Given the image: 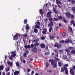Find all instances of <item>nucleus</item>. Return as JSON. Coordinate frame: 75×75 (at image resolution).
Masks as SVG:
<instances>
[{
	"label": "nucleus",
	"mask_w": 75,
	"mask_h": 75,
	"mask_svg": "<svg viewBox=\"0 0 75 75\" xmlns=\"http://www.w3.org/2000/svg\"><path fill=\"white\" fill-rule=\"evenodd\" d=\"M16 53H17V52L16 51H13L12 52H11V53L12 54L11 56L10 57H9V59H10V60H13V58H14L16 56Z\"/></svg>",
	"instance_id": "1"
},
{
	"label": "nucleus",
	"mask_w": 75,
	"mask_h": 75,
	"mask_svg": "<svg viewBox=\"0 0 75 75\" xmlns=\"http://www.w3.org/2000/svg\"><path fill=\"white\" fill-rule=\"evenodd\" d=\"M49 61L51 62L52 65H53L54 68L57 67V61L55 60L50 59L49 60Z\"/></svg>",
	"instance_id": "2"
},
{
	"label": "nucleus",
	"mask_w": 75,
	"mask_h": 75,
	"mask_svg": "<svg viewBox=\"0 0 75 75\" xmlns=\"http://www.w3.org/2000/svg\"><path fill=\"white\" fill-rule=\"evenodd\" d=\"M20 35L19 34L16 33V35H15V36L13 37V38H14L13 40H15L16 39L17 40V39L20 38Z\"/></svg>",
	"instance_id": "3"
},
{
	"label": "nucleus",
	"mask_w": 75,
	"mask_h": 75,
	"mask_svg": "<svg viewBox=\"0 0 75 75\" xmlns=\"http://www.w3.org/2000/svg\"><path fill=\"white\" fill-rule=\"evenodd\" d=\"M51 12H49L47 13V17H51Z\"/></svg>",
	"instance_id": "4"
},
{
	"label": "nucleus",
	"mask_w": 75,
	"mask_h": 75,
	"mask_svg": "<svg viewBox=\"0 0 75 75\" xmlns=\"http://www.w3.org/2000/svg\"><path fill=\"white\" fill-rule=\"evenodd\" d=\"M43 31L42 32V33L43 34H46L47 30L46 29H43Z\"/></svg>",
	"instance_id": "5"
},
{
	"label": "nucleus",
	"mask_w": 75,
	"mask_h": 75,
	"mask_svg": "<svg viewBox=\"0 0 75 75\" xmlns=\"http://www.w3.org/2000/svg\"><path fill=\"white\" fill-rule=\"evenodd\" d=\"M24 48L25 49H27V48H31V46H30V45H25L24 46Z\"/></svg>",
	"instance_id": "6"
},
{
	"label": "nucleus",
	"mask_w": 75,
	"mask_h": 75,
	"mask_svg": "<svg viewBox=\"0 0 75 75\" xmlns=\"http://www.w3.org/2000/svg\"><path fill=\"white\" fill-rule=\"evenodd\" d=\"M7 63L8 64L10 65L11 67H12L13 66V63L12 62H10L9 61H8L7 62Z\"/></svg>",
	"instance_id": "7"
},
{
	"label": "nucleus",
	"mask_w": 75,
	"mask_h": 75,
	"mask_svg": "<svg viewBox=\"0 0 75 75\" xmlns=\"http://www.w3.org/2000/svg\"><path fill=\"white\" fill-rule=\"evenodd\" d=\"M66 16L67 17H68L69 18L70 17V16H71V14L69 13H66Z\"/></svg>",
	"instance_id": "8"
},
{
	"label": "nucleus",
	"mask_w": 75,
	"mask_h": 75,
	"mask_svg": "<svg viewBox=\"0 0 75 75\" xmlns=\"http://www.w3.org/2000/svg\"><path fill=\"white\" fill-rule=\"evenodd\" d=\"M53 22H50V23H49V24H48V26L49 27H51L53 25Z\"/></svg>",
	"instance_id": "9"
},
{
	"label": "nucleus",
	"mask_w": 75,
	"mask_h": 75,
	"mask_svg": "<svg viewBox=\"0 0 75 75\" xmlns=\"http://www.w3.org/2000/svg\"><path fill=\"white\" fill-rule=\"evenodd\" d=\"M70 74H71L72 75H74V70L72 69H71L70 71Z\"/></svg>",
	"instance_id": "10"
},
{
	"label": "nucleus",
	"mask_w": 75,
	"mask_h": 75,
	"mask_svg": "<svg viewBox=\"0 0 75 75\" xmlns=\"http://www.w3.org/2000/svg\"><path fill=\"white\" fill-rule=\"evenodd\" d=\"M40 47L42 48H44L45 47V45L44 44H41L40 45Z\"/></svg>",
	"instance_id": "11"
},
{
	"label": "nucleus",
	"mask_w": 75,
	"mask_h": 75,
	"mask_svg": "<svg viewBox=\"0 0 75 75\" xmlns=\"http://www.w3.org/2000/svg\"><path fill=\"white\" fill-rule=\"evenodd\" d=\"M20 73V72H19V71H16L14 72V75H18V74Z\"/></svg>",
	"instance_id": "12"
},
{
	"label": "nucleus",
	"mask_w": 75,
	"mask_h": 75,
	"mask_svg": "<svg viewBox=\"0 0 75 75\" xmlns=\"http://www.w3.org/2000/svg\"><path fill=\"white\" fill-rule=\"evenodd\" d=\"M35 28H40V27L39 25L36 24V23H35Z\"/></svg>",
	"instance_id": "13"
},
{
	"label": "nucleus",
	"mask_w": 75,
	"mask_h": 75,
	"mask_svg": "<svg viewBox=\"0 0 75 75\" xmlns=\"http://www.w3.org/2000/svg\"><path fill=\"white\" fill-rule=\"evenodd\" d=\"M72 11L74 13H75V7H73L72 8Z\"/></svg>",
	"instance_id": "14"
},
{
	"label": "nucleus",
	"mask_w": 75,
	"mask_h": 75,
	"mask_svg": "<svg viewBox=\"0 0 75 75\" xmlns=\"http://www.w3.org/2000/svg\"><path fill=\"white\" fill-rule=\"evenodd\" d=\"M56 3L57 4H61V2L60 1H56Z\"/></svg>",
	"instance_id": "15"
},
{
	"label": "nucleus",
	"mask_w": 75,
	"mask_h": 75,
	"mask_svg": "<svg viewBox=\"0 0 75 75\" xmlns=\"http://www.w3.org/2000/svg\"><path fill=\"white\" fill-rule=\"evenodd\" d=\"M37 49L36 48H34L33 49V51L34 52H37Z\"/></svg>",
	"instance_id": "16"
},
{
	"label": "nucleus",
	"mask_w": 75,
	"mask_h": 75,
	"mask_svg": "<svg viewBox=\"0 0 75 75\" xmlns=\"http://www.w3.org/2000/svg\"><path fill=\"white\" fill-rule=\"evenodd\" d=\"M34 32L35 33H38V30L36 28L34 29Z\"/></svg>",
	"instance_id": "17"
},
{
	"label": "nucleus",
	"mask_w": 75,
	"mask_h": 75,
	"mask_svg": "<svg viewBox=\"0 0 75 75\" xmlns=\"http://www.w3.org/2000/svg\"><path fill=\"white\" fill-rule=\"evenodd\" d=\"M71 54H75V50H72L71 51Z\"/></svg>",
	"instance_id": "18"
},
{
	"label": "nucleus",
	"mask_w": 75,
	"mask_h": 75,
	"mask_svg": "<svg viewBox=\"0 0 75 75\" xmlns=\"http://www.w3.org/2000/svg\"><path fill=\"white\" fill-rule=\"evenodd\" d=\"M16 66H17V67H20V64H19V63H18V62H17L16 63Z\"/></svg>",
	"instance_id": "19"
},
{
	"label": "nucleus",
	"mask_w": 75,
	"mask_h": 75,
	"mask_svg": "<svg viewBox=\"0 0 75 75\" xmlns=\"http://www.w3.org/2000/svg\"><path fill=\"white\" fill-rule=\"evenodd\" d=\"M62 47V45H59L57 46V48L58 49H60Z\"/></svg>",
	"instance_id": "20"
},
{
	"label": "nucleus",
	"mask_w": 75,
	"mask_h": 75,
	"mask_svg": "<svg viewBox=\"0 0 75 75\" xmlns=\"http://www.w3.org/2000/svg\"><path fill=\"white\" fill-rule=\"evenodd\" d=\"M63 58L64 59H68L67 58V56H63Z\"/></svg>",
	"instance_id": "21"
},
{
	"label": "nucleus",
	"mask_w": 75,
	"mask_h": 75,
	"mask_svg": "<svg viewBox=\"0 0 75 75\" xmlns=\"http://www.w3.org/2000/svg\"><path fill=\"white\" fill-rule=\"evenodd\" d=\"M46 68H48V67H49V64H48V63L46 62Z\"/></svg>",
	"instance_id": "22"
},
{
	"label": "nucleus",
	"mask_w": 75,
	"mask_h": 75,
	"mask_svg": "<svg viewBox=\"0 0 75 75\" xmlns=\"http://www.w3.org/2000/svg\"><path fill=\"white\" fill-rule=\"evenodd\" d=\"M3 68H4L3 66H0V71H1V70H3Z\"/></svg>",
	"instance_id": "23"
},
{
	"label": "nucleus",
	"mask_w": 75,
	"mask_h": 75,
	"mask_svg": "<svg viewBox=\"0 0 75 75\" xmlns=\"http://www.w3.org/2000/svg\"><path fill=\"white\" fill-rule=\"evenodd\" d=\"M61 71L62 72H64V68L62 67L61 69Z\"/></svg>",
	"instance_id": "24"
},
{
	"label": "nucleus",
	"mask_w": 75,
	"mask_h": 75,
	"mask_svg": "<svg viewBox=\"0 0 75 75\" xmlns=\"http://www.w3.org/2000/svg\"><path fill=\"white\" fill-rule=\"evenodd\" d=\"M65 42L66 44H68V43L69 42V40H66Z\"/></svg>",
	"instance_id": "25"
},
{
	"label": "nucleus",
	"mask_w": 75,
	"mask_h": 75,
	"mask_svg": "<svg viewBox=\"0 0 75 75\" xmlns=\"http://www.w3.org/2000/svg\"><path fill=\"white\" fill-rule=\"evenodd\" d=\"M58 43H56L54 45V46L56 47H58Z\"/></svg>",
	"instance_id": "26"
},
{
	"label": "nucleus",
	"mask_w": 75,
	"mask_h": 75,
	"mask_svg": "<svg viewBox=\"0 0 75 75\" xmlns=\"http://www.w3.org/2000/svg\"><path fill=\"white\" fill-rule=\"evenodd\" d=\"M26 30H28V29H29V26H28V25H26Z\"/></svg>",
	"instance_id": "27"
},
{
	"label": "nucleus",
	"mask_w": 75,
	"mask_h": 75,
	"mask_svg": "<svg viewBox=\"0 0 75 75\" xmlns=\"http://www.w3.org/2000/svg\"><path fill=\"white\" fill-rule=\"evenodd\" d=\"M52 27H51L49 29V32H50V33H51V30H52Z\"/></svg>",
	"instance_id": "28"
},
{
	"label": "nucleus",
	"mask_w": 75,
	"mask_h": 75,
	"mask_svg": "<svg viewBox=\"0 0 75 75\" xmlns=\"http://www.w3.org/2000/svg\"><path fill=\"white\" fill-rule=\"evenodd\" d=\"M47 72L48 74H51V73L52 72V71H51V70H47Z\"/></svg>",
	"instance_id": "29"
},
{
	"label": "nucleus",
	"mask_w": 75,
	"mask_h": 75,
	"mask_svg": "<svg viewBox=\"0 0 75 75\" xmlns=\"http://www.w3.org/2000/svg\"><path fill=\"white\" fill-rule=\"evenodd\" d=\"M75 23V21L74 20H71L70 22L71 24H74Z\"/></svg>",
	"instance_id": "30"
},
{
	"label": "nucleus",
	"mask_w": 75,
	"mask_h": 75,
	"mask_svg": "<svg viewBox=\"0 0 75 75\" xmlns=\"http://www.w3.org/2000/svg\"><path fill=\"white\" fill-rule=\"evenodd\" d=\"M69 50H73L74 47H69L68 48Z\"/></svg>",
	"instance_id": "31"
},
{
	"label": "nucleus",
	"mask_w": 75,
	"mask_h": 75,
	"mask_svg": "<svg viewBox=\"0 0 75 75\" xmlns=\"http://www.w3.org/2000/svg\"><path fill=\"white\" fill-rule=\"evenodd\" d=\"M71 19H74V16L73 15H71Z\"/></svg>",
	"instance_id": "32"
},
{
	"label": "nucleus",
	"mask_w": 75,
	"mask_h": 75,
	"mask_svg": "<svg viewBox=\"0 0 75 75\" xmlns=\"http://www.w3.org/2000/svg\"><path fill=\"white\" fill-rule=\"evenodd\" d=\"M39 45V43H36L35 44V46H38Z\"/></svg>",
	"instance_id": "33"
},
{
	"label": "nucleus",
	"mask_w": 75,
	"mask_h": 75,
	"mask_svg": "<svg viewBox=\"0 0 75 75\" xmlns=\"http://www.w3.org/2000/svg\"><path fill=\"white\" fill-rule=\"evenodd\" d=\"M27 20L25 19L24 21V24H27Z\"/></svg>",
	"instance_id": "34"
},
{
	"label": "nucleus",
	"mask_w": 75,
	"mask_h": 75,
	"mask_svg": "<svg viewBox=\"0 0 75 75\" xmlns=\"http://www.w3.org/2000/svg\"><path fill=\"white\" fill-rule=\"evenodd\" d=\"M53 20H54V21H58V18H53Z\"/></svg>",
	"instance_id": "35"
},
{
	"label": "nucleus",
	"mask_w": 75,
	"mask_h": 75,
	"mask_svg": "<svg viewBox=\"0 0 75 75\" xmlns=\"http://www.w3.org/2000/svg\"><path fill=\"white\" fill-rule=\"evenodd\" d=\"M36 24L38 25H40V23L39 22H37L36 23Z\"/></svg>",
	"instance_id": "36"
},
{
	"label": "nucleus",
	"mask_w": 75,
	"mask_h": 75,
	"mask_svg": "<svg viewBox=\"0 0 75 75\" xmlns=\"http://www.w3.org/2000/svg\"><path fill=\"white\" fill-rule=\"evenodd\" d=\"M50 38L51 40H52V39H53L54 38V36H50Z\"/></svg>",
	"instance_id": "37"
},
{
	"label": "nucleus",
	"mask_w": 75,
	"mask_h": 75,
	"mask_svg": "<svg viewBox=\"0 0 75 75\" xmlns=\"http://www.w3.org/2000/svg\"><path fill=\"white\" fill-rule=\"evenodd\" d=\"M62 35L63 37H64V36L66 35V33H62Z\"/></svg>",
	"instance_id": "38"
},
{
	"label": "nucleus",
	"mask_w": 75,
	"mask_h": 75,
	"mask_svg": "<svg viewBox=\"0 0 75 75\" xmlns=\"http://www.w3.org/2000/svg\"><path fill=\"white\" fill-rule=\"evenodd\" d=\"M58 64L59 66V67H61L62 66V64L60 62H58Z\"/></svg>",
	"instance_id": "39"
},
{
	"label": "nucleus",
	"mask_w": 75,
	"mask_h": 75,
	"mask_svg": "<svg viewBox=\"0 0 75 75\" xmlns=\"http://www.w3.org/2000/svg\"><path fill=\"white\" fill-rule=\"evenodd\" d=\"M71 3L72 4H75V1H74V0H72Z\"/></svg>",
	"instance_id": "40"
},
{
	"label": "nucleus",
	"mask_w": 75,
	"mask_h": 75,
	"mask_svg": "<svg viewBox=\"0 0 75 75\" xmlns=\"http://www.w3.org/2000/svg\"><path fill=\"white\" fill-rule=\"evenodd\" d=\"M65 42V41L64 40H62L60 41V43H64Z\"/></svg>",
	"instance_id": "41"
},
{
	"label": "nucleus",
	"mask_w": 75,
	"mask_h": 75,
	"mask_svg": "<svg viewBox=\"0 0 75 75\" xmlns=\"http://www.w3.org/2000/svg\"><path fill=\"white\" fill-rule=\"evenodd\" d=\"M53 11H54V13H57V11H56L55 8H53Z\"/></svg>",
	"instance_id": "42"
},
{
	"label": "nucleus",
	"mask_w": 75,
	"mask_h": 75,
	"mask_svg": "<svg viewBox=\"0 0 75 75\" xmlns=\"http://www.w3.org/2000/svg\"><path fill=\"white\" fill-rule=\"evenodd\" d=\"M65 51H66V52H69V51H69V50L68 49H65Z\"/></svg>",
	"instance_id": "43"
},
{
	"label": "nucleus",
	"mask_w": 75,
	"mask_h": 75,
	"mask_svg": "<svg viewBox=\"0 0 75 75\" xmlns=\"http://www.w3.org/2000/svg\"><path fill=\"white\" fill-rule=\"evenodd\" d=\"M69 30H70V31H72V28L70 27H69Z\"/></svg>",
	"instance_id": "44"
},
{
	"label": "nucleus",
	"mask_w": 75,
	"mask_h": 75,
	"mask_svg": "<svg viewBox=\"0 0 75 75\" xmlns=\"http://www.w3.org/2000/svg\"><path fill=\"white\" fill-rule=\"evenodd\" d=\"M62 18V16H59L58 17L59 19H61Z\"/></svg>",
	"instance_id": "45"
},
{
	"label": "nucleus",
	"mask_w": 75,
	"mask_h": 75,
	"mask_svg": "<svg viewBox=\"0 0 75 75\" xmlns=\"http://www.w3.org/2000/svg\"><path fill=\"white\" fill-rule=\"evenodd\" d=\"M38 40H33V42H38Z\"/></svg>",
	"instance_id": "46"
},
{
	"label": "nucleus",
	"mask_w": 75,
	"mask_h": 75,
	"mask_svg": "<svg viewBox=\"0 0 75 75\" xmlns=\"http://www.w3.org/2000/svg\"><path fill=\"white\" fill-rule=\"evenodd\" d=\"M23 55L25 57H27V55L26 54V53H24L23 54Z\"/></svg>",
	"instance_id": "47"
},
{
	"label": "nucleus",
	"mask_w": 75,
	"mask_h": 75,
	"mask_svg": "<svg viewBox=\"0 0 75 75\" xmlns=\"http://www.w3.org/2000/svg\"><path fill=\"white\" fill-rule=\"evenodd\" d=\"M64 67H68V64H65L64 65Z\"/></svg>",
	"instance_id": "48"
},
{
	"label": "nucleus",
	"mask_w": 75,
	"mask_h": 75,
	"mask_svg": "<svg viewBox=\"0 0 75 75\" xmlns=\"http://www.w3.org/2000/svg\"><path fill=\"white\" fill-rule=\"evenodd\" d=\"M27 36V34H25L23 35V37H26Z\"/></svg>",
	"instance_id": "49"
},
{
	"label": "nucleus",
	"mask_w": 75,
	"mask_h": 75,
	"mask_svg": "<svg viewBox=\"0 0 75 75\" xmlns=\"http://www.w3.org/2000/svg\"><path fill=\"white\" fill-rule=\"evenodd\" d=\"M45 37H43L41 38V40H44V39H45Z\"/></svg>",
	"instance_id": "50"
},
{
	"label": "nucleus",
	"mask_w": 75,
	"mask_h": 75,
	"mask_svg": "<svg viewBox=\"0 0 75 75\" xmlns=\"http://www.w3.org/2000/svg\"><path fill=\"white\" fill-rule=\"evenodd\" d=\"M40 12L41 14H42V9H40Z\"/></svg>",
	"instance_id": "51"
},
{
	"label": "nucleus",
	"mask_w": 75,
	"mask_h": 75,
	"mask_svg": "<svg viewBox=\"0 0 75 75\" xmlns=\"http://www.w3.org/2000/svg\"><path fill=\"white\" fill-rule=\"evenodd\" d=\"M49 20L50 21H52V17H50V18H49Z\"/></svg>",
	"instance_id": "52"
},
{
	"label": "nucleus",
	"mask_w": 75,
	"mask_h": 75,
	"mask_svg": "<svg viewBox=\"0 0 75 75\" xmlns=\"http://www.w3.org/2000/svg\"><path fill=\"white\" fill-rule=\"evenodd\" d=\"M25 52L27 54H28V53H29V52H28V50H25Z\"/></svg>",
	"instance_id": "53"
},
{
	"label": "nucleus",
	"mask_w": 75,
	"mask_h": 75,
	"mask_svg": "<svg viewBox=\"0 0 75 75\" xmlns=\"http://www.w3.org/2000/svg\"><path fill=\"white\" fill-rule=\"evenodd\" d=\"M55 59H56V60H57V61H59V59L57 58L56 57H55Z\"/></svg>",
	"instance_id": "54"
},
{
	"label": "nucleus",
	"mask_w": 75,
	"mask_h": 75,
	"mask_svg": "<svg viewBox=\"0 0 75 75\" xmlns=\"http://www.w3.org/2000/svg\"><path fill=\"white\" fill-rule=\"evenodd\" d=\"M10 70V69L9 68H7L6 69V71L7 72H8Z\"/></svg>",
	"instance_id": "55"
},
{
	"label": "nucleus",
	"mask_w": 75,
	"mask_h": 75,
	"mask_svg": "<svg viewBox=\"0 0 75 75\" xmlns=\"http://www.w3.org/2000/svg\"><path fill=\"white\" fill-rule=\"evenodd\" d=\"M69 43H72V42H72V41L71 40H69Z\"/></svg>",
	"instance_id": "56"
},
{
	"label": "nucleus",
	"mask_w": 75,
	"mask_h": 75,
	"mask_svg": "<svg viewBox=\"0 0 75 75\" xmlns=\"http://www.w3.org/2000/svg\"><path fill=\"white\" fill-rule=\"evenodd\" d=\"M44 20L45 21H48V20L47 18H45V19H44Z\"/></svg>",
	"instance_id": "57"
},
{
	"label": "nucleus",
	"mask_w": 75,
	"mask_h": 75,
	"mask_svg": "<svg viewBox=\"0 0 75 75\" xmlns=\"http://www.w3.org/2000/svg\"><path fill=\"white\" fill-rule=\"evenodd\" d=\"M31 46L32 48H33V47H34V45H33V44H31Z\"/></svg>",
	"instance_id": "58"
},
{
	"label": "nucleus",
	"mask_w": 75,
	"mask_h": 75,
	"mask_svg": "<svg viewBox=\"0 0 75 75\" xmlns=\"http://www.w3.org/2000/svg\"><path fill=\"white\" fill-rule=\"evenodd\" d=\"M34 71H32V73H31V74H32V75H33V74H34Z\"/></svg>",
	"instance_id": "59"
},
{
	"label": "nucleus",
	"mask_w": 75,
	"mask_h": 75,
	"mask_svg": "<svg viewBox=\"0 0 75 75\" xmlns=\"http://www.w3.org/2000/svg\"><path fill=\"white\" fill-rule=\"evenodd\" d=\"M63 51L62 50H59V52H62Z\"/></svg>",
	"instance_id": "60"
},
{
	"label": "nucleus",
	"mask_w": 75,
	"mask_h": 75,
	"mask_svg": "<svg viewBox=\"0 0 75 75\" xmlns=\"http://www.w3.org/2000/svg\"><path fill=\"white\" fill-rule=\"evenodd\" d=\"M73 69H75V66H74L73 67Z\"/></svg>",
	"instance_id": "61"
},
{
	"label": "nucleus",
	"mask_w": 75,
	"mask_h": 75,
	"mask_svg": "<svg viewBox=\"0 0 75 75\" xmlns=\"http://www.w3.org/2000/svg\"><path fill=\"white\" fill-rule=\"evenodd\" d=\"M66 74H68V70H66Z\"/></svg>",
	"instance_id": "62"
},
{
	"label": "nucleus",
	"mask_w": 75,
	"mask_h": 75,
	"mask_svg": "<svg viewBox=\"0 0 75 75\" xmlns=\"http://www.w3.org/2000/svg\"><path fill=\"white\" fill-rule=\"evenodd\" d=\"M30 71V69H28L27 70V71L28 72H29Z\"/></svg>",
	"instance_id": "63"
},
{
	"label": "nucleus",
	"mask_w": 75,
	"mask_h": 75,
	"mask_svg": "<svg viewBox=\"0 0 75 75\" xmlns=\"http://www.w3.org/2000/svg\"><path fill=\"white\" fill-rule=\"evenodd\" d=\"M23 62H24V63H25V60H23Z\"/></svg>",
	"instance_id": "64"
}]
</instances>
